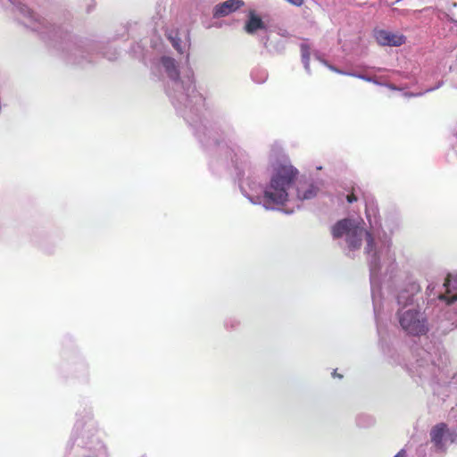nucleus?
Wrapping results in <instances>:
<instances>
[{"mask_svg":"<svg viewBox=\"0 0 457 457\" xmlns=\"http://www.w3.org/2000/svg\"><path fill=\"white\" fill-rule=\"evenodd\" d=\"M287 1L295 6H301L303 4V0H287Z\"/></svg>","mask_w":457,"mask_h":457,"instance_id":"20","label":"nucleus"},{"mask_svg":"<svg viewBox=\"0 0 457 457\" xmlns=\"http://www.w3.org/2000/svg\"><path fill=\"white\" fill-rule=\"evenodd\" d=\"M423 93H418V94H411V96H422Z\"/></svg>","mask_w":457,"mask_h":457,"instance_id":"26","label":"nucleus"},{"mask_svg":"<svg viewBox=\"0 0 457 457\" xmlns=\"http://www.w3.org/2000/svg\"><path fill=\"white\" fill-rule=\"evenodd\" d=\"M386 87H388L389 88H392V89H395V87H394L392 85H386Z\"/></svg>","mask_w":457,"mask_h":457,"instance_id":"28","label":"nucleus"},{"mask_svg":"<svg viewBox=\"0 0 457 457\" xmlns=\"http://www.w3.org/2000/svg\"><path fill=\"white\" fill-rule=\"evenodd\" d=\"M373 423V419L370 416H359L357 418V424L361 427H367Z\"/></svg>","mask_w":457,"mask_h":457,"instance_id":"19","label":"nucleus"},{"mask_svg":"<svg viewBox=\"0 0 457 457\" xmlns=\"http://www.w3.org/2000/svg\"><path fill=\"white\" fill-rule=\"evenodd\" d=\"M448 356L439 343H430L426 347L416 350L415 360L409 366L413 378L428 382L434 395L451 406L448 414L457 425V370L451 377L445 375Z\"/></svg>","mask_w":457,"mask_h":457,"instance_id":"5","label":"nucleus"},{"mask_svg":"<svg viewBox=\"0 0 457 457\" xmlns=\"http://www.w3.org/2000/svg\"><path fill=\"white\" fill-rule=\"evenodd\" d=\"M366 217L370 223V230H365L356 220L343 219L337 221L331 229L335 239L345 237L349 250L359 249L365 238V253L370 267V280L373 311L378 335L382 333L380 324L382 312L381 282L383 277L391 274L396 269L395 254L392 251L391 234H387L379 222L378 208L366 205Z\"/></svg>","mask_w":457,"mask_h":457,"instance_id":"2","label":"nucleus"},{"mask_svg":"<svg viewBox=\"0 0 457 457\" xmlns=\"http://www.w3.org/2000/svg\"><path fill=\"white\" fill-rule=\"evenodd\" d=\"M245 30L250 35H253L259 30L266 32L267 25L254 11H250L245 24Z\"/></svg>","mask_w":457,"mask_h":457,"instance_id":"13","label":"nucleus"},{"mask_svg":"<svg viewBox=\"0 0 457 457\" xmlns=\"http://www.w3.org/2000/svg\"><path fill=\"white\" fill-rule=\"evenodd\" d=\"M333 376H334V377H335V376H337V371H336V370L333 372ZM337 377H338V378H342V376H341V375H337Z\"/></svg>","mask_w":457,"mask_h":457,"instance_id":"27","label":"nucleus"},{"mask_svg":"<svg viewBox=\"0 0 457 457\" xmlns=\"http://www.w3.org/2000/svg\"><path fill=\"white\" fill-rule=\"evenodd\" d=\"M89 432L90 429H87L85 433H83L80 436H77L75 441L78 443V445L81 447H89Z\"/></svg>","mask_w":457,"mask_h":457,"instance_id":"17","label":"nucleus"},{"mask_svg":"<svg viewBox=\"0 0 457 457\" xmlns=\"http://www.w3.org/2000/svg\"><path fill=\"white\" fill-rule=\"evenodd\" d=\"M442 84H443L442 82H439L436 87L426 89V90H425V92H430V91H433V90H435V89H436V88L440 87L442 86Z\"/></svg>","mask_w":457,"mask_h":457,"instance_id":"23","label":"nucleus"},{"mask_svg":"<svg viewBox=\"0 0 457 457\" xmlns=\"http://www.w3.org/2000/svg\"><path fill=\"white\" fill-rule=\"evenodd\" d=\"M357 201V197L354 195V194H351L347 195V202L352 204L353 202Z\"/></svg>","mask_w":457,"mask_h":457,"instance_id":"21","label":"nucleus"},{"mask_svg":"<svg viewBox=\"0 0 457 457\" xmlns=\"http://www.w3.org/2000/svg\"><path fill=\"white\" fill-rule=\"evenodd\" d=\"M347 76L358 78L360 79H362V80H365V81H368V82H371V83H374L376 85H382L375 78H372V77H370V76H367V75H364V74H361V73H357V72H353V73H347Z\"/></svg>","mask_w":457,"mask_h":457,"instance_id":"18","label":"nucleus"},{"mask_svg":"<svg viewBox=\"0 0 457 457\" xmlns=\"http://www.w3.org/2000/svg\"><path fill=\"white\" fill-rule=\"evenodd\" d=\"M166 36L179 54H183L187 53L190 46V38L189 32L187 29H168L166 31ZM187 57H188V54H187Z\"/></svg>","mask_w":457,"mask_h":457,"instance_id":"8","label":"nucleus"},{"mask_svg":"<svg viewBox=\"0 0 457 457\" xmlns=\"http://www.w3.org/2000/svg\"><path fill=\"white\" fill-rule=\"evenodd\" d=\"M154 66L162 68L169 78L166 94L171 104L193 129L197 139L203 141L202 133L219 121L208 118L205 99L196 89L193 70L187 68L180 72L175 59L165 55L154 62Z\"/></svg>","mask_w":457,"mask_h":457,"instance_id":"3","label":"nucleus"},{"mask_svg":"<svg viewBox=\"0 0 457 457\" xmlns=\"http://www.w3.org/2000/svg\"><path fill=\"white\" fill-rule=\"evenodd\" d=\"M285 212H286L287 214H291V213H293V212H294V209H286V210H285Z\"/></svg>","mask_w":457,"mask_h":457,"instance_id":"25","label":"nucleus"},{"mask_svg":"<svg viewBox=\"0 0 457 457\" xmlns=\"http://www.w3.org/2000/svg\"><path fill=\"white\" fill-rule=\"evenodd\" d=\"M14 5L20 21L31 30L38 32L44 38L56 41L59 47L65 51L69 58L76 63H81L87 52L81 42L73 40L62 28L49 23L45 18L34 12L26 4L18 0H9Z\"/></svg>","mask_w":457,"mask_h":457,"instance_id":"6","label":"nucleus"},{"mask_svg":"<svg viewBox=\"0 0 457 457\" xmlns=\"http://www.w3.org/2000/svg\"><path fill=\"white\" fill-rule=\"evenodd\" d=\"M244 5H245V3L243 0L224 1V2L218 4L214 6L213 17L220 18V17L228 16Z\"/></svg>","mask_w":457,"mask_h":457,"instance_id":"12","label":"nucleus"},{"mask_svg":"<svg viewBox=\"0 0 457 457\" xmlns=\"http://www.w3.org/2000/svg\"><path fill=\"white\" fill-rule=\"evenodd\" d=\"M295 179L294 180L292 187L289 189L288 200H287L286 203L290 202L297 208H300V204L303 200H311L318 195L319 187L314 184H310L305 189L296 188L295 195H293L292 191L295 188Z\"/></svg>","mask_w":457,"mask_h":457,"instance_id":"10","label":"nucleus"},{"mask_svg":"<svg viewBox=\"0 0 457 457\" xmlns=\"http://www.w3.org/2000/svg\"><path fill=\"white\" fill-rule=\"evenodd\" d=\"M251 77L254 82H256L258 84H262L266 81V79L268 78V72L264 69H261V68L254 69L251 72Z\"/></svg>","mask_w":457,"mask_h":457,"instance_id":"15","label":"nucleus"},{"mask_svg":"<svg viewBox=\"0 0 457 457\" xmlns=\"http://www.w3.org/2000/svg\"><path fill=\"white\" fill-rule=\"evenodd\" d=\"M420 292V285L415 281L408 282L403 288L400 289L396 300L399 306L398 309L407 310L412 308L414 304L415 296Z\"/></svg>","mask_w":457,"mask_h":457,"instance_id":"9","label":"nucleus"},{"mask_svg":"<svg viewBox=\"0 0 457 457\" xmlns=\"http://www.w3.org/2000/svg\"><path fill=\"white\" fill-rule=\"evenodd\" d=\"M263 44H264V46H265L266 47H268V46H267V40H265V41L263 42Z\"/></svg>","mask_w":457,"mask_h":457,"instance_id":"29","label":"nucleus"},{"mask_svg":"<svg viewBox=\"0 0 457 457\" xmlns=\"http://www.w3.org/2000/svg\"><path fill=\"white\" fill-rule=\"evenodd\" d=\"M82 427L81 423L80 422H77L76 425H75V430L76 432L79 431V429Z\"/></svg>","mask_w":457,"mask_h":457,"instance_id":"24","label":"nucleus"},{"mask_svg":"<svg viewBox=\"0 0 457 457\" xmlns=\"http://www.w3.org/2000/svg\"><path fill=\"white\" fill-rule=\"evenodd\" d=\"M407 453L404 449H401L394 457H406Z\"/></svg>","mask_w":457,"mask_h":457,"instance_id":"22","label":"nucleus"},{"mask_svg":"<svg viewBox=\"0 0 457 457\" xmlns=\"http://www.w3.org/2000/svg\"><path fill=\"white\" fill-rule=\"evenodd\" d=\"M234 129L226 123L218 122L202 133L199 141L209 154V168L212 173L221 175L234 167L240 190L253 204H262L267 210L284 205L288 200L289 189L296 179L298 170L291 164H280L270 176V182L262 187L248 155L233 141Z\"/></svg>","mask_w":457,"mask_h":457,"instance_id":"1","label":"nucleus"},{"mask_svg":"<svg viewBox=\"0 0 457 457\" xmlns=\"http://www.w3.org/2000/svg\"><path fill=\"white\" fill-rule=\"evenodd\" d=\"M428 306L424 312L412 307L398 309L397 319L401 328L410 336L420 337L428 332L429 309L435 302L433 313L444 332L457 328V273L448 274L442 285L430 283L427 287Z\"/></svg>","mask_w":457,"mask_h":457,"instance_id":"4","label":"nucleus"},{"mask_svg":"<svg viewBox=\"0 0 457 457\" xmlns=\"http://www.w3.org/2000/svg\"><path fill=\"white\" fill-rule=\"evenodd\" d=\"M314 56L317 60H319L321 63H323L325 66H327L330 71H332L334 72H337V73L342 74V75H345V76H347V73H352L351 71H345L336 68L333 65L328 64L325 60H323L320 57V54L318 51L314 52Z\"/></svg>","mask_w":457,"mask_h":457,"instance_id":"16","label":"nucleus"},{"mask_svg":"<svg viewBox=\"0 0 457 457\" xmlns=\"http://www.w3.org/2000/svg\"><path fill=\"white\" fill-rule=\"evenodd\" d=\"M301 50V58L303 67L308 74H311L310 69V55H311V46L309 43L304 40L300 44Z\"/></svg>","mask_w":457,"mask_h":457,"instance_id":"14","label":"nucleus"},{"mask_svg":"<svg viewBox=\"0 0 457 457\" xmlns=\"http://www.w3.org/2000/svg\"><path fill=\"white\" fill-rule=\"evenodd\" d=\"M375 38L381 46H400L405 43V37L403 35L385 29L376 31Z\"/></svg>","mask_w":457,"mask_h":457,"instance_id":"11","label":"nucleus"},{"mask_svg":"<svg viewBox=\"0 0 457 457\" xmlns=\"http://www.w3.org/2000/svg\"><path fill=\"white\" fill-rule=\"evenodd\" d=\"M429 436L435 450L445 452L450 445L455 442L457 432L449 428L445 423L441 422L432 427Z\"/></svg>","mask_w":457,"mask_h":457,"instance_id":"7","label":"nucleus"}]
</instances>
